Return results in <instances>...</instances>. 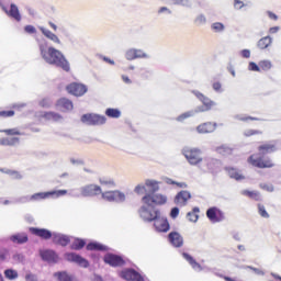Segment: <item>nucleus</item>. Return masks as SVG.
<instances>
[{"instance_id": "obj_1", "label": "nucleus", "mask_w": 281, "mask_h": 281, "mask_svg": "<svg viewBox=\"0 0 281 281\" xmlns=\"http://www.w3.org/2000/svg\"><path fill=\"white\" fill-rule=\"evenodd\" d=\"M40 52L42 58L48 63V65H56L57 67H60L64 71H69V61L65 58V55L60 53V50L48 47L47 49L45 46H40Z\"/></svg>"}, {"instance_id": "obj_2", "label": "nucleus", "mask_w": 281, "mask_h": 281, "mask_svg": "<svg viewBox=\"0 0 281 281\" xmlns=\"http://www.w3.org/2000/svg\"><path fill=\"white\" fill-rule=\"evenodd\" d=\"M193 93L196 97V99L200 100L202 104H204L205 109H203V106H200L196 108L194 111L186 112L178 116V122H183V120H187V117H192V115H194L195 113H203V111H210L212 106H216V102L207 99L205 95H203V93L199 91H193Z\"/></svg>"}, {"instance_id": "obj_3", "label": "nucleus", "mask_w": 281, "mask_h": 281, "mask_svg": "<svg viewBox=\"0 0 281 281\" xmlns=\"http://www.w3.org/2000/svg\"><path fill=\"white\" fill-rule=\"evenodd\" d=\"M138 214L145 223H153L161 216V211L153 204L148 205L143 203L138 209Z\"/></svg>"}, {"instance_id": "obj_4", "label": "nucleus", "mask_w": 281, "mask_h": 281, "mask_svg": "<svg viewBox=\"0 0 281 281\" xmlns=\"http://www.w3.org/2000/svg\"><path fill=\"white\" fill-rule=\"evenodd\" d=\"M140 201L144 205H154L155 207L156 205H166L168 198L161 193H146Z\"/></svg>"}, {"instance_id": "obj_5", "label": "nucleus", "mask_w": 281, "mask_h": 281, "mask_svg": "<svg viewBox=\"0 0 281 281\" xmlns=\"http://www.w3.org/2000/svg\"><path fill=\"white\" fill-rule=\"evenodd\" d=\"M203 151L199 148H184L182 150V155H184L186 159L189 161L190 166H199L201 161H203V157H201Z\"/></svg>"}, {"instance_id": "obj_6", "label": "nucleus", "mask_w": 281, "mask_h": 281, "mask_svg": "<svg viewBox=\"0 0 281 281\" xmlns=\"http://www.w3.org/2000/svg\"><path fill=\"white\" fill-rule=\"evenodd\" d=\"M249 164H251V166H255V168H273V166H276L273 164V161L271 160V158H263L261 156L258 155H251L248 158Z\"/></svg>"}, {"instance_id": "obj_7", "label": "nucleus", "mask_w": 281, "mask_h": 281, "mask_svg": "<svg viewBox=\"0 0 281 281\" xmlns=\"http://www.w3.org/2000/svg\"><path fill=\"white\" fill-rule=\"evenodd\" d=\"M81 122L88 126H100L106 124V117L98 114H83Z\"/></svg>"}, {"instance_id": "obj_8", "label": "nucleus", "mask_w": 281, "mask_h": 281, "mask_svg": "<svg viewBox=\"0 0 281 281\" xmlns=\"http://www.w3.org/2000/svg\"><path fill=\"white\" fill-rule=\"evenodd\" d=\"M67 190H56L48 192H38L31 195V201H43L44 199H49V196H54V199H59V196H65L67 194Z\"/></svg>"}, {"instance_id": "obj_9", "label": "nucleus", "mask_w": 281, "mask_h": 281, "mask_svg": "<svg viewBox=\"0 0 281 281\" xmlns=\"http://www.w3.org/2000/svg\"><path fill=\"white\" fill-rule=\"evenodd\" d=\"M79 190L83 198L98 196V194H102V188L94 183L82 186Z\"/></svg>"}, {"instance_id": "obj_10", "label": "nucleus", "mask_w": 281, "mask_h": 281, "mask_svg": "<svg viewBox=\"0 0 281 281\" xmlns=\"http://www.w3.org/2000/svg\"><path fill=\"white\" fill-rule=\"evenodd\" d=\"M66 89L68 93L76 95L77 98H80V95H85L87 93V86L82 83H70Z\"/></svg>"}, {"instance_id": "obj_11", "label": "nucleus", "mask_w": 281, "mask_h": 281, "mask_svg": "<svg viewBox=\"0 0 281 281\" xmlns=\"http://www.w3.org/2000/svg\"><path fill=\"white\" fill-rule=\"evenodd\" d=\"M190 199H192V194L189 191H180L175 196L173 203L179 205V207H186Z\"/></svg>"}, {"instance_id": "obj_12", "label": "nucleus", "mask_w": 281, "mask_h": 281, "mask_svg": "<svg viewBox=\"0 0 281 281\" xmlns=\"http://www.w3.org/2000/svg\"><path fill=\"white\" fill-rule=\"evenodd\" d=\"M206 216L211 223H221L225 220V215L217 207H211L206 211Z\"/></svg>"}, {"instance_id": "obj_13", "label": "nucleus", "mask_w": 281, "mask_h": 281, "mask_svg": "<svg viewBox=\"0 0 281 281\" xmlns=\"http://www.w3.org/2000/svg\"><path fill=\"white\" fill-rule=\"evenodd\" d=\"M121 278L127 281H144V277L133 269H125L121 272Z\"/></svg>"}, {"instance_id": "obj_14", "label": "nucleus", "mask_w": 281, "mask_h": 281, "mask_svg": "<svg viewBox=\"0 0 281 281\" xmlns=\"http://www.w3.org/2000/svg\"><path fill=\"white\" fill-rule=\"evenodd\" d=\"M104 262L110 267H123L124 259L117 255L108 254L104 256Z\"/></svg>"}, {"instance_id": "obj_15", "label": "nucleus", "mask_w": 281, "mask_h": 281, "mask_svg": "<svg viewBox=\"0 0 281 281\" xmlns=\"http://www.w3.org/2000/svg\"><path fill=\"white\" fill-rule=\"evenodd\" d=\"M66 259L69 262H76L77 265H79L80 267H83L85 269H87V267H89V261H87V259L82 258L78 254L68 252V254H66Z\"/></svg>"}, {"instance_id": "obj_16", "label": "nucleus", "mask_w": 281, "mask_h": 281, "mask_svg": "<svg viewBox=\"0 0 281 281\" xmlns=\"http://www.w3.org/2000/svg\"><path fill=\"white\" fill-rule=\"evenodd\" d=\"M31 234H34V236H38L40 238H43L44 240H49V238H54V233L49 232V229L46 228H30Z\"/></svg>"}, {"instance_id": "obj_17", "label": "nucleus", "mask_w": 281, "mask_h": 281, "mask_svg": "<svg viewBox=\"0 0 281 281\" xmlns=\"http://www.w3.org/2000/svg\"><path fill=\"white\" fill-rule=\"evenodd\" d=\"M40 256L45 262H58V255H56V251L54 250H40Z\"/></svg>"}, {"instance_id": "obj_18", "label": "nucleus", "mask_w": 281, "mask_h": 281, "mask_svg": "<svg viewBox=\"0 0 281 281\" xmlns=\"http://www.w3.org/2000/svg\"><path fill=\"white\" fill-rule=\"evenodd\" d=\"M53 243L55 245H60L61 247H67V245L71 243V238L60 233H53Z\"/></svg>"}, {"instance_id": "obj_19", "label": "nucleus", "mask_w": 281, "mask_h": 281, "mask_svg": "<svg viewBox=\"0 0 281 281\" xmlns=\"http://www.w3.org/2000/svg\"><path fill=\"white\" fill-rule=\"evenodd\" d=\"M125 57L127 60H135L137 58H148V55L142 49L131 48L126 52Z\"/></svg>"}, {"instance_id": "obj_20", "label": "nucleus", "mask_w": 281, "mask_h": 281, "mask_svg": "<svg viewBox=\"0 0 281 281\" xmlns=\"http://www.w3.org/2000/svg\"><path fill=\"white\" fill-rule=\"evenodd\" d=\"M154 227L156 232H168L170 229V224L168 223V220L158 217L154 221Z\"/></svg>"}, {"instance_id": "obj_21", "label": "nucleus", "mask_w": 281, "mask_h": 281, "mask_svg": "<svg viewBox=\"0 0 281 281\" xmlns=\"http://www.w3.org/2000/svg\"><path fill=\"white\" fill-rule=\"evenodd\" d=\"M168 238L173 247H183V236H181V234L178 232H171L168 235Z\"/></svg>"}, {"instance_id": "obj_22", "label": "nucleus", "mask_w": 281, "mask_h": 281, "mask_svg": "<svg viewBox=\"0 0 281 281\" xmlns=\"http://www.w3.org/2000/svg\"><path fill=\"white\" fill-rule=\"evenodd\" d=\"M5 14L10 16L11 19H14V21H18V23L21 21V12H19V7L16 4L11 3L10 10H4Z\"/></svg>"}, {"instance_id": "obj_23", "label": "nucleus", "mask_w": 281, "mask_h": 281, "mask_svg": "<svg viewBox=\"0 0 281 281\" xmlns=\"http://www.w3.org/2000/svg\"><path fill=\"white\" fill-rule=\"evenodd\" d=\"M145 186L148 188L147 194H155L156 192H159V181L147 179L145 180Z\"/></svg>"}, {"instance_id": "obj_24", "label": "nucleus", "mask_w": 281, "mask_h": 281, "mask_svg": "<svg viewBox=\"0 0 281 281\" xmlns=\"http://www.w3.org/2000/svg\"><path fill=\"white\" fill-rule=\"evenodd\" d=\"M198 133H214V131H216V123L212 124V123H203L201 125H199L196 127Z\"/></svg>"}, {"instance_id": "obj_25", "label": "nucleus", "mask_w": 281, "mask_h": 281, "mask_svg": "<svg viewBox=\"0 0 281 281\" xmlns=\"http://www.w3.org/2000/svg\"><path fill=\"white\" fill-rule=\"evenodd\" d=\"M225 170L228 172L231 179H235V181H243L245 179V176L236 168L226 167Z\"/></svg>"}, {"instance_id": "obj_26", "label": "nucleus", "mask_w": 281, "mask_h": 281, "mask_svg": "<svg viewBox=\"0 0 281 281\" xmlns=\"http://www.w3.org/2000/svg\"><path fill=\"white\" fill-rule=\"evenodd\" d=\"M10 240L12 243H16L18 245H25V243H27L29 238H27V234L20 233V234H15V235L11 236Z\"/></svg>"}, {"instance_id": "obj_27", "label": "nucleus", "mask_w": 281, "mask_h": 281, "mask_svg": "<svg viewBox=\"0 0 281 281\" xmlns=\"http://www.w3.org/2000/svg\"><path fill=\"white\" fill-rule=\"evenodd\" d=\"M42 117L44 120H47L48 122H61L63 115L56 113V112H45Z\"/></svg>"}, {"instance_id": "obj_28", "label": "nucleus", "mask_w": 281, "mask_h": 281, "mask_svg": "<svg viewBox=\"0 0 281 281\" xmlns=\"http://www.w3.org/2000/svg\"><path fill=\"white\" fill-rule=\"evenodd\" d=\"M182 256L191 265L192 269H194L195 271H203V267H201V265L196 262V260H194L192 256L187 252H183Z\"/></svg>"}, {"instance_id": "obj_29", "label": "nucleus", "mask_w": 281, "mask_h": 281, "mask_svg": "<svg viewBox=\"0 0 281 281\" xmlns=\"http://www.w3.org/2000/svg\"><path fill=\"white\" fill-rule=\"evenodd\" d=\"M42 34L46 36L49 41H53V43H56L57 45H60V38H58V35L54 34L52 31L41 27Z\"/></svg>"}, {"instance_id": "obj_30", "label": "nucleus", "mask_w": 281, "mask_h": 281, "mask_svg": "<svg viewBox=\"0 0 281 281\" xmlns=\"http://www.w3.org/2000/svg\"><path fill=\"white\" fill-rule=\"evenodd\" d=\"M57 106H61L66 111H71L74 109V103L66 98H61L57 101Z\"/></svg>"}, {"instance_id": "obj_31", "label": "nucleus", "mask_w": 281, "mask_h": 281, "mask_svg": "<svg viewBox=\"0 0 281 281\" xmlns=\"http://www.w3.org/2000/svg\"><path fill=\"white\" fill-rule=\"evenodd\" d=\"M206 166L209 170L214 171L221 166V161L214 158H205Z\"/></svg>"}, {"instance_id": "obj_32", "label": "nucleus", "mask_w": 281, "mask_h": 281, "mask_svg": "<svg viewBox=\"0 0 281 281\" xmlns=\"http://www.w3.org/2000/svg\"><path fill=\"white\" fill-rule=\"evenodd\" d=\"M199 212H201L199 206L193 207V211L187 214L188 221H190L191 223H196L199 221Z\"/></svg>"}, {"instance_id": "obj_33", "label": "nucleus", "mask_w": 281, "mask_h": 281, "mask_svg": "<svg viewBox=\"0 0 281 281\" xmlns=\"http://www.w3.org/2000/svg\"><path fill=\"white\" fill-rule=\"evenodd\" d=\"M88 251H104L106 250V246L98 243H90L87 245Z\"/></svg>"}, {"instance_id": "obj_34", "label": "nucleus", "mask_w": 281, "mask_h": 281, "mask_svg": "<svg viewBox=\"0 0 281 281\" xmlns=\"http://www.w3.org/2000/svg\"><path fill=\"white\" fill-rule=\"evenodd\" d=\"M241 194H244V196H249V199H254L255 201H260L262 199V195H260V192L258 191L244 190L241 191Z\"/></svg>"}, {"instance_id": "obj_35", "label": "nucleus", "mask_w": 281, "mask_h": 281, "mask_svg": "<svg viewBox=\"0 0 281 281\" xmlns=\"http://www.w3.org/2000/svg\"><path fill=\"white\" fill-rule=\"evenodd\" d=\"M258 150L259 153H262V155H267V153H276V145L265 144L259 146Z\"/></svg>"}, {"instance_id": "obj_36", "label": "nucleus", "mask_w": 281, "mask_h": 281, "mask_svg": "<svg viewBox=\"0 0 281 281\" xmlns=\"http://www.w3.org/2000/svg\"><path fill=\"white\" fill-rule=\"evenodd\" d=\"M54 278H57L58 281H74V278L69 276L66 271L55 272Z\"/></svg>"}, {"instance_id": "obj_37", "label": "nucleus", "mask_w": 281, "mask_h": 281, "mask_svg": "<svg viewBox=\"0 0 281 281\" xmlns=\"http://www.w3.org/2000/svg\"><path fill=\"white\" fill-rule=\"evenodd\" d=\"M272 41L270 36L262 37L261 40L258 41V47L259 49H267L269 45H271Z\"/></svg>"}, {"instance_id": "obj_38", "label": "nucleus", "mask_w": 281, "mask_h": 281, "mask_svg": "<svg viewBox=\"0 0 281 281\" xmlns=\"http://www.w3.org/2000/svg\"><path fill=\"white\" fill-rule=\"evenodd\" d=\"M101 196L104 201H108L109 203H115L114 191H106V192L101 191Z\"/></svg>"}, {"instance_id": "obj_39", "label": "nucleus", "mask_w": 281, "mask_h": 281, "mask_svg": "<svg viewBox=\"0 0 281 281\" xmlns=\"http://www.w3.org/2000/svg\"><path fill=\"white\" fill-rule=\"evenodd\" d=\"M20 138L19 137H11V138H3L1 140L2 146H16L19 144Z\"/></svg>"}, {"instance_id": "obj_40", "label": "nucleus", "mask_w": 281, "mask_h": 281, "mask_svg": "<svg viewBox=\"0 0 281 281\" xmlns=\"http://www.w3.org/2000/svg\"><path fill=\"white\" fill-rule=\"evenodd\" d=\"M105 115H108V117L117 119V117H121L122 112H120V110L117 109L109 108L105 110Z\"/></svg>"}, {"instance_id": "obj_41", "label": "nucleus", "mask_w": 281, "mask_h": 281, "mask_svg": "<svg viewBox=\"0 0 281 281\" xmlns=\"http://www.w3.org/2000/svg\"><path fill=\"white\" fill-rule=\"evenodd\" d=\"M126 201V194L121 191H114V203H124Z\"/></svg>"}, {"instance_id": "obj_42", "label": "nucleus", "mask_w": 281, "mask_h": 281, "mask_svg": "<svg viewBox=\"0 0 281 281\" xmlns=\"http://www.w3.org/2000/svg\"><path fill=\"white\" fill-rule=\"evenodd\" d=\"M135 194H147L148 189H146V183H139L134 188Z\"/></svg>"}, {"instance_id": "obj_43", "label": "nucleus", "mask_w": 281, "mask_h": 281, "mask_svg": "<svg viewBox=\"0 0 281 281\" xmlns=\"http://www.w3.org/2000/svg\"><path fill=\"white\" fill-rule=\"evenodd\" d=\"M273 65L269 60H261L259 61V71H269Z\"/></svg>"}, {"instance_id": "obj_44", "label": "nucleus", "mask_w": 281, "mask_h": 281, "mask_svg": "<svg viewBox=\"0 0 281 281\" xmlns=\"http://www.w3.org/2000/svg\"><path fill=\"white\" fill-rule=\"evenodd\" d=\"M4 276L8 280H16V278H19V272H16V270L7 269Z\"/></svg>"}, {"instance_id": "obj_45", "label": "nucleus", "mask_w": 281, "mask_h": 281, "mask_svg": "<svg viewBox=\"0 0 281 281\" xmlns=\"http://www.w3.org/2000/svg\"><path fill=\"white\" fill-rule=\"evenodd\" d=\"M216 153L220 155H232V148L229 146L222 145L216 148Z\"/></svg>"}, {"instance_id": "obj_46", "label": "nucleus", "mask_w": 281, "mask_h": 281, "mask_svg": "<svg viewBox=\"0 0 281 281\" xmlns=\"http://www.w3.org/2000/svg\"><path fill=\"white\" fill-rule=\"evenodd\" d=\"M86 243L82 239H76L72 244H71V249H75L76 251L82 249V247H85Z\"/></svg>"}, {"instance_id": "obj_47", "label": "nucleus", "mask_w": 281, "mask_h": 281, "mask_svg": "<svg viewBox=\"0 0 281 281\" xmlns=\"http://www.w3.org/2000/svg\"><path fill=\"white\" fill-rule=\"evenodd\" d=\"M54 102L49 98H44L40 101V106H43V109H49Z\"/></svg>"}, {"instance_id": "obj_48", "label": "nucleus", "mask_w": 281, "mask_h": 281, "mask_svg": "<svg viewBox=\"0 0 281 281\" xmlns=\"http://www.w3.org/2000/svg\"><path fill=\"white\" fill-rule=\"evenodd\" d=\"M235 120H239L240 122H247V120H252L255 122H258V117H252V116H246V115H243V114H237L235 115Z\"/></svg>"}, {"instance_id": "obj_49", "label": "nucleus", "mask_w": 281, "mask_h": 281, "mask_svg": "<svg viewBox=\"0 0 281 281\" xmlns=\"http://www.w3.org/2000/svg\"><path fill=\"white\" fill-rule=\"evenodd\" d=\"M68 194L69 196H72V199H80V196H82V191H80V188L71 189Z\"/></svg>"}, {"instance_id": "obj_50", "label": "nucleus", "mask_w": 281, "mask_h": 281, "mask_svg": "<svg viewBox=\"0 0 281 281\" xmlns=\"http://www.w3.org/2000/svg\"><path fill=\"white\" fill-rule=\"evenodd\" d=\"M243 269H250V271H254L256 276H265V271L260 268H254L252 266H244Z\"/></svg>"}, {"instance_id": "obj_51", "label": "nucleus", "mask_w": 281, "mask_h": 281, "mask_svg": "<svg viewBox=\"0 0 281 281\" xmlns=\"http://www.w3.org/2000/svg\"><path fill=\"white\" fill-rule=\"evenodd\" d=\"M244 135L245 137H251V135H262V132L258 130H246Z\"/></svg>"}, {"instance_id": "obj_52", "label": "nucleus", "mask_w": 281, "mask_h": 281, "mask_svg": "<svg viewBox=\"0 0 281 281\" xmlns=\"http://www.w3.org/2000/svg\"><path fill=\"white\" fill-rule=\"evenodd\" d=\"M259 214L262 216V218H269V213L267 212V209H265V205L259 204L258 205Z\"/></svg>"}, {"instance_id": "obj_53", "label": "nucleus", "mask_w": 281, "mask_h": 281, "mask_svg": "<svg viewBox=\"0 0 281 281\" xmlns=\"http://www.w3.org/2000/svg\"><path fill=\"white\" fill-rule=\"evenodd\" d=\"M1 133H5V135H21V131H19V128L3 130Z\"/></svg>"}, {"instance_id": "obj_54", "label": "nucleus", "mask_w": 281, "mask_h": 281, "mask_svg": "<svg viewBox=\"0 0 281 281\" xmlns=\"http://www.w3.org/2000/svg\"><path fill=\"white\" fill-rule=\"evenodd\" d=\"M212 27L215 32H223L225 30V26L221 22L213 23Z\"/></svg>"}, {"instance_id": "obj_55", "label": "nucleus", "mask_w": 281, "mask_h": 281, "mask_svg": "<svg viewBox=\"0 0 281 281\" xmlns=\"http://www.w3.org/2000/svg\"><path fill=\"white\" fill-rule=\"evenodd\" d=\"M260 188L261 190H266V192H273L274 190L273 184H267V183H261Z\"/></svg>"}, {"instance_id": "obj_56", "label": "nucleus", "mask_w": 281, "mask_h": 281, "mask_svg": "<svg viewBox=\"0 0 281 281\" xmlns=\"http://www.w3.org/2000/svg\"><path fill=\"white\" fill-rule=\"evenodd\" d=\"M248 69H250V71H260V64L257 65L256 63L250 61Z\"/></svg>"}, {"instance_id": "obj_57", "label": "nucleus", "mask_w": 281, "mask_h": 281, "mask_svg": "<svg viewBox=\"0 0 281 281\" xmlns=\"http://www.w3.org/2000/svg\"><path fill=\"white\" fill-rule=\"evenodd\" d=\"M13 115H14V111L12 110L0 112V117H12Z\"/></svg>"}, {"instance_id": "obj_58", "label": "nucleus", "mask_w": 281, "mask_h": 281, "mask_svg": "<svg viewBox=\"0 0 281 281\" xmlns=\"http://www.w3.org/2000/svg\"><path fill=\"white\" fill-rule=\"evenodd\" d=\"M24 32H26V34H36V27L33 25H26L24 27Z\"/></svg>"}, {"instance_id": "obj_59", "label": "nucleus", "mask_w": 281, "mask_h": 281, "mask_svg": "<svg viewBox=\"0 0 281 281\" xmlns=\"http://www.w3.org/2000/svg\"><path fill=\"white\" fill-rule=\"evenodd\" d=\"M30 201H32L30 195H24L16 200L18 203H30Z\"/></svg>"}, {"instance_id": "obj_60", "label": "nucleus", "mask_w": 281, "mask_h": 281, "mask_svg": "<svg viewBox=\"0 0 281 281\" xmlns=\"http://www.w3.org/2000/svg\"><path fill=\"white\" fill-rule=\"evenodd\" d=\"M245 7V3L243 2V1H240V0H234V8L236 9V10H240L241 8H244Z\"/></svg>"}, {"instance_id": "obj_61", "label": "nucleus", "mask_w": 281, "mask_h": 281, "mask_svg": "<svg viewBox=\"0 0 281 281\" xmlns=\"http://www.w3.org/2000/svg\"><path fill=\"white\" fill-rule=\"evenodd\" d=\"M13 179H23V176L19 171H9L8 172Z\"/></svg>"}, {"instance_id": "obj_62", "label": "nucleus", "mask_w": 281, "mask_h": 281, "mask_svg": "<svg viewBox=\"0 0 281 281\" xmlns=\"http://www.w3.org/2000/svg\"><path fill=\"white\" fill-rule=\"evenodd\" d=\"M25 280L26 281H38V278L36 277V274L27 273L25 276Z\"/></svg>"}, {"instance_id": "obj_63", "label": "nucleus", "mask_w": 281, "mask_h": 281, "mask_svg": "<svg viewBox=\"0 0 281 281\" xmlns=\"http://www.w3.org/2000/svg\"><path fill=\"white\" fill-rule=\"evenodd\" d=\"M170 216L171 218H177V216H179V207L176 206L171 209Z\"/></svg>"}, {"instance_id": "obj_64", "label": "nucleus", "mask_w": 281, "mask_h": 281, "mask_svg": "<svg viewBox=\"0 0 281 281\" xmlns=\"http://www.w3.org/2000/svg\"><path fill=\"white\" fill-rule=\"evenodd\" d=\"M243 58H250L251 57V50L250 49H243L241 50Z\"/></svg>"}]
</instances>
